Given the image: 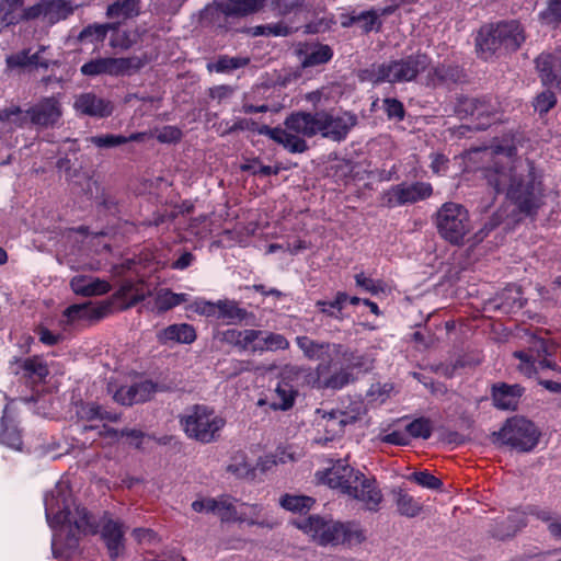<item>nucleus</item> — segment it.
Masks as SVG:
<instances>
[{
	"instance_id": "nucleus-64",
	"label": "nucleus",
	"mask_w": 561,
	"mask_h": 561,
	"mask_svg": "<svg viewBox=\"0 0 561 561\" xmlns=\"http://www.w3.org/2000/svg\"><path fill=\"white\" fill-rule=\"evenodd\" d=\"M0 439L2 443L13 448H19L22 445L21 435L16 431H9L8 428L2 430Z\"/></svg>"
},
{
	"instance_id": "nucleus-15",
	"label": "nucleus",
	"mask_w": 561,
	"mask_h": 561,
	"mask_svg": "<svg viewBox=\"0 0 561 561\" xmlns=\"http://www.w3.org/2000/svg\"><path fill=\"white\" fill-rule=\"evenodd\" d=\"M75 5L67 0H41L37 4L23 11L25 19H42L55 24L72 14Z\"/></svg>"
},
{
	"instance_id": "nucleus-54",
	"label": "nucleus",
	"mask_w": 561,
	"mask_h": 561,
	"mask_svg": "<svg viewBox=\"0 0 561 561\" xmlns=\"http://www.w3.org/2000/svg\"><path fill=\"white\" fill-rule=\"evenodd\" d=\"M114 400L123 405H133L138 403L134 383L130 386L119 387L114 393Z\"/></svg>"
},
{
	"instance_id": "nucleus-57",
	"label": "nucleus",
	"mask_w": 561,
	"mask_h": 561,
	"mask_svg": "<svg viewBox=\"0 0 561 561\" xmlns=\"http://www.w3.org/2000/svg\"><path fill=\"white\" fill-rule=\"evenodd\" d=\"M527 516L530 515L525 513V507L523 510H515L507 516L506 522L513 528V535L527 526Z\"/></svg>"
},
{
	"instance_id": "nucleus-23",
	"label": "nucleus",
	"mask_w": 561,
	"mask_h": 561,
	"mask_svg": "<svg viewBox=\"0 0 561 561\" xmlns=\"http://www.w3.org/2000/svg\"><path fill=\"white\" fill-rule=\"evenodd\" d=\"M536 67L545 85L561 88V49L553 55H540L536 59Z\"/></svg>"
},
{
	"instance_id": "nucleus-56",
	"label": "nucleus",
	"mask_w": 561,
	"mask_h": 561,
	"mask_svg": "<svg viewBox=\"0 0 561 561\" xmlns=\"http://www.w3.org/2000/svg\"><path fill=\"white\" fill-rule=\"evenodd\" d=\"M379 440L393 446H409L411 443L405 431H392L391 433L380 435Z\"/></svg>"
},
{
	"instance_id": "nucleus-44",
	"label": "nucleus",
	"mask_w": 561,
	"mask_h": 561,
	"mask_svg": "<svg viewBox=\"0 0 561 561\" xmlns=\"http://www.w3.org/2000/svg\"><path fill=\"white\" fill-rule=\"evenodd\" d=\"M216 510L211 513L217 514L221 522H230L236 518L237 510L230 496L222 495L219 499H216Z\"/></svg>"
},
{
	"instance_id": "nucleus-33",
	"label": "nucleus",
	"mask_w": 561,
	"mask_h": 561,
	"mask_svg": "<svg viewBox=\"0 0 561 561\" xmlns=\"http://www.w3.org/2000/svg\"><path fill=\"white\" fill-rule=\"evenodd\" d=\"M1 118L4 125V131L11 133L18 127H24L30 121V108L23 111L21 107L11 105L4 110H0Z\"/></svg>"
},
{
	"instance_id": "nucleus-50",
	"label": "nucleus",
	"mask_w": 561,
	"mask_h": 561,
	"mask_svg": "<svg viewBox=\"0 0 561 561\" xmlns=\"http://www.w3.org/2000/svg\"><path fill=\"white\" fill-rule=\"evenodd\" d=\"M134 387L136 389V397L138 403L149 401L158 391V383L153 382L152 380L135 382Z\"/></svg>"
},
{
	"instance_id": "nucleus-41",
	"label": "nucleus",
	"mask_w": 561,
	"mask_h": 561,
	"mask_svg": "<svg viewBox=\"0 0 561 561\" xmlns=\"http://www.w3.org/2000/svg\"><path fill=\"white\" fill-rule=\"evenodd\" d=\"M76 295L83 297L101 296L111 290V283H70Z\"/></svg>"
},
{
	"instance_id": "nucleus-19",
	"label": "nucleus",
	"mask_w": 561,
	"mask_h": 561,
	"mask_svg": "<svg viewBox=\"0 0 561 561\" xmlns=\"http://www.w3.org/2000/svg\"><path fill=\"white\" fill-rule=\"evenodd\" d=\"M60 102L54 98H44L30 107V121L41 127L54 126L61 117Z\"/></svg>"
},
{
	"instance_id": "nucleus-34",
	"label": "nucleus",
	"mask_w": 561,
	"mask_h": 561,
	"mask_svg": "<svg viewBox=\"0 0 561 561\" xmlns=\"http://www.w3.org/2000/svg\"><path fill=\"white\" fill-rule=\"evenodd\" d=\"M396 505L400 515L413 518L422 512V504L402 489L396 493Z\"/></svg>"
},
{
	"instance_id": "nucleus-2",
	"label": "nucleus",
	"mask_w": 561,
	"mask_h": 561,
	"mask_svg": "<svg viewBox=\"0 0 561 561\" xmlns=\"http://www.w3.org/2000/svg\"><path fill=\"white\" fill-rule=\"evenodd\" d=\"M357 124V117L350 112L319 111L314 114L298 112L285 121V128L262 126L259 134L266 135L291 152H304L307 144L304 137H322L341 141Z\"/></svg>"
},
{
	"instance_id": "nucleus-8",
	"label": "nucleus",
	"mask_w": 561,
	"mask_h": 561,
	"mask_svg": "<svg viewBox=\"0 0 561 561\" xmlns=\"http://www.w3.org/2000/svg\"><path fill=\"white\" fill-rule=\"evenodd\" d=\"M430 60L425 55L409 56L399 60H390L366 70L365 79L373 83H401L409 82L425 71Z\"/></svg>"
},
{
	"instance_id": "nucleus-9",
	"label": "nucleus",
	"mask_w": 561,
	"mask_h": 561,
	"mask_svg": "<svg viewBox=\"0 0 561 561\" xmlns=\"http://www.w3.org/2000/svg\"><path fill=\"white\" fill-rule=\"evenodd\" d=\"M492 435L494 442L520 453H528L538 445L540 433L531 421L523 416H513L507 419L500 431Z\"/></svg>"
},
{
	"instance_id": "nucleus-32",
	"label": "nucleus",
	"mask_w": 561,
	"mask_h": 561,
	"mask_svg": "<svg viewBox=\"0 0 561 561\" xmlns=\"http://www.w3.org/2000/svg\"><path fill=\"white\" fill-rule=\"evenodd\" d=\"M217 319L226 320L229 324L241 323L251 314L247 309L239 307L234 300H218Z\"/></svg>"
},
{
	"instance_id": "nucleus-63",
	"label": "nucleus",
	"mask_w": 561,
	"mask_h": 561,
	"mask_svg": "<svg viewBox=\"0 0 561 561\" xmlns=\"http://www.w3.org/2000/svg\"><path fill=\"white\" fill-rule=\"evenodd\" d=\"M385 110L389 117L402 119L404 116V110L401 102L396 99H386L383 101Z\"/></svg>"
},
{
	"instance_id": "nucleus-5",
	"label": "nucleus",
	"mask_w": 561,
	"mask_h": 561,
	"mask_svg": "<svg viewBox=\"0 0 561 561\" xmlns=\"http://www.w3.org/2000/svg\"><path fill=\"white\" fill-rule=\"evenodd\" d=\"M294 525L311 536L321 546H358L366 540L362 526L356 522L327 520L319 515H310Z\"/></svg>"
},
{
	"instance_id": "nucleus-36",
	"label": "nucleus",
	"mask_w": 561,
	"mask_h": 561,
	"mask_svg": "<svg viewBox=\"0 0 561 561\" xmlns=\"http://www.w3.org/2000/svg\"><path fill=\"white\" fill-rule=\"evenodd\" d=\"M139 13V0H123L108 5L106 15L110 19L127 20Z\"/></svg>"
},
{
	"instance_id": "nucleus-45",
	"label": "nucleus",
	"mask_w": 561,
	"mask_h": 561,
	"mask_svg": "<svg viewBox=\"0 0 561 561\" xmlns=\"http://www.w3.org/2000/svg\"><path fill=\"white\" fill-rule=\"evenodd\" d=\"M409 480L430 490H439L443 486L442 480L433 476L427 470L413 472L409 477Z\"/></svg>"
},
{
	"instance_id": "nucleus-28",
	"label": "nucleus",
	"mask_w": 561,
	"mask_h": 561,
	"mask_svg": "<svg viewBox=\"0 0 561 561\" xmlns=\"http://www.w3.org/2000/svg\"><path fill=\"white\" fill-rule=\"evenodd\" d=\"M360 304V298L357 296H348L346 293L339 291L332 300H319L317 307L319 310L337 320H342L347 316L350 306H357Z\"/></svg>"
},
{
	"instance_id": "nucleus-14",
	"label": "nucleus",
	"mask_w": 561,
	"mask_h": 561,
	"mask_svg": "<svg viewBox=\"0 0 561 561\" xmlns=\"http://www.w3.org/2000/svg\"><path fill=\"white\" fill-rule=\"evenodd\" d=\"M277 0H227L205 9V18L244 16L257 10L273 7Z\"/></svg>"
},
{
	"instance_id": "nucleus-37",
	"label": "nucleus",
	"mask_w": 561,
	"mask_h": 561,
	"mask_svg": "<svg viewBox=\"0 0 561 561\" xmlns=\"http://www.w3.org/2000/svg\"><path fill=\"white\" fill-rule=\"evenodd\" d=\"M187 294H175L171 290H160L154 297V309L158 313H163L182 302L187 301Z\"/></svg>"
},
{
	"instance_id": "nucleus-40",
	"label": "nucleus",
	"mask_w": 561,
	"mask_h": 561,
	"mask_svg": "<svg viewBox=\"0 0 561 561\" xmlns=\"http://www.w3.org/2000/svg\"><path fill=\"white\" fill-rule=\"evenodd\" d=\"M333 356L341 357L345 364L344 368L353 370L354 368H360L364 364L363 356L358 355L356 351L344 346L343 344H333Z\"/></svg>"
},
{
	"instance_id": "nucleus-53",
	"label": "nucleus",
	"mask_w": 561,
	"mask_h": 561,
	"mask_svg": "<svg viewBox=\"0 0 561 561\" xmlns=\"http://www.w3.org/2000/svg\"><path fill=\"white\" fill-rule=\"evenodd\" d=\"M353 24H356L364 32L373 31L379 24L378 16L375 12H363L351 19Z\"/></svg>"
},
{
	"instance_id": "nucleus-31",
	"label": "nucleus",
	"mask_w": 561,
	"mask_h": 561,
	"mask_svg": "<svg viewBox=\"0 0 561 561\" xmlns=\"http://www.w3.org/2000/svg\"><path fill=\"white\" fill-rule=\"evenodd\" d=\"M298 391L294 386L282 379L271 393L270 409L273 411H288L295 404Z\"/></svg>"
},
{
	"instance_id": "nucleus-30",
	"label": "nucleus",
	"mask_w": 561,
	"mask_h": 561,
	"mask_svg": "<svg viewBox=\"0 0 561 561\" xmlns=\"http://www.w3.org/2000/svg\"><path fill=\"white\" fill-rule=\"evenodd\" d=\"M157 339L160 344H167L168 342L192 344L197 339V334L192 324L175 323L159 331Z\"/></svg>"
},
{
	"instance_id": "nucleus-35",
	"label": "nucleus",
	"mask_w": 561,
	"mask_h": 561,
	"mask_svg": "<svg viewBox=\"0 0 561 561\" xmlns=\"http://www.w3.org/2000/svg\"><path fill=\"white\" fill-rule=\"evenodd\" d=\"M314 503V499L307 495H293L286 493L279 499V505L284 510L299 514L309 512Z\"/></svg>"
},
{
	"instance_id": "nucleus-61",
	"label": "nucleus",
	"mask_w": 561,
	"mask_h": 561,
	"mask_svg": "<svg viewBox=\"0 0 561 561\" xmlns=\"http://www.w3.org/2000/svg\"><path fill=\"white\" fill-rule=\"evenodd\" d=\"M88 431H98V435L100 437H108V438H117L118 437V431L110 427L107 425L99 426L98 424H83L81 432L85 433Z\"/></svg>"
},
{
	"instance_id": "nucleus-17",
	"label": "nucleus",
	"mask_w": 561,
	"mask_h": 561,
	"mask_svg": "<svg viewBox=\"0 0 561 561\" xmlns=\"http://www.w3.org/2000/svg\"><path fill=\"white\" fill-rule=\"evenodd\" d=\"M363 478V473L355 470L342 460L336 461L324 472L323 482L331 489L340 490L343 494L350 495L355 492V483Z\"/></svg>"
},
{
	"instance_id": "nucleus-12",
	"label": "nucleus",
	"mask_w": 561,
	"mask_h": 561,
	"mask_svg": "<svg viewBox=\"0 0 561 561\" xmlns=\"http://www.w3.org/2000/svg\"><path fill=\"white\" fill-rule=\"evenodd\" d=\"M432 193V185L426 182L400 183L383 192L382 204L390 208L414 204L428 198Z\"/></svg>"
},
{
	"instance_id": "nucleus-25",
	"label": "nucleus",
	"mask_w": 561,
	"mask_h": 561,
	"mask_svg": "<svg viewBox=\"0 0 561 561\" xmlns=\"http://www.w3.org/2000/svg\"><path fill=\"white\" fill-rule=\"evenodd\" d=\"M354 486L355 492H351L348 496L363 502L368 511H379L382 494L375 479H368L363 474V478Z\"/></svg>"
},
{
	"instance_id": "nucleus-20",
	"label": "nucleus",
	"mask_w": 561,
	"mask_h": 561,
	"mask_svg": "<svg viewBox=\"0 0 561 561\" xmlns=\"http://www.w3.org/2000/svg\"><path fill=\"white\" fill-rule=\"evenodd\" d=\"M73 108L77 113L82 115L106 117L112 114L113 104L111 101L93 92H85L75 98Z\"/></svg>"
},
{
	"instance_id": "nucleus-6",
	"label": "nucleus",
	"mask_w": 561,
	"mask_h": 561,
	"mask_svg": "<svg viewBox=\"0 0 561 561\" xmlns=\"http://www.w3.org/2000/svg\"><path fill=\"white\" fill-rule=\"evenodd\" d=\"M180 424L187 437L208 444L218 439L226 420L216 414L213 408L194 404L180 416Z\"/></svg>"
},
{
	"instance_id": "nucleus-22",
	"label": "nucleus",
	"mask_w": 561,
	"mask_h": 561,
	"mask_svg": "<svg viewBox=\"0 0 561 561\" xmlns=\"http://www.w3.org/2000/svg\"><path fill=\"white\" fill-rule=\"evenodd\" d=\"M331 363H320L317 367L319 387L325 390H341L353 380V373L348 368L341 367L330 374Z\"/></svg>"
},
{
	"instance_id": "nucleus-58",
	"label": "nucleus",
	"mask_w": 561,
	"mask_h": 561,
	"mask_svg": "<svg viewBox=\"0 0 561 561\" xmlns=\"http://www.w3.org/2000/svg\"><path fill=\"white\" fill-rule=\"evenodd\" d=\"M35 334H37L39 342L47 346H55L57 345L62 336L60 334L53 333L49 329L46 327L39 324L34 329Z\"/></svg>"
},
{
	"instance_id": "nucleus-1",
	"label": "nucleus",
	"mask_w": 561,
	"mask_h": 561,
	"mask_svg": "<svg viewBox=\"0 0 561 561\" xmlns=\"http://www.w3.org/2000/svg\"><path fill=\"white\" fill-rule=\"evenodd\" d=\"M492 164L484 170L488 183L526 214L542 203V186L533 162L516 156L515 148L496 146L485 150Z\"/></svg>"
},
{
	"instance_id": "nucleus-47",
	"label": "nucleus",
	"mask_w": 561,
	"mask_h": 561,
	"mask_svg": "<svg viewBox=\"0 0 561 561\" xmlns=\"http://www.w3.org/2000/svg\"><path fill=\"white\" fill-rule=\"evenodd\" d=\"M248 62L249 58L247 57L222 56L216 61V64L213 65V69L217 72H226L241 68L245 66Z\"/></svg>"
},
{
	"instance_id": "nucleus-55",
	"label": "nucleus",
	"mask_w": 561,
	"mask_h": 561,
	"mask_svg": "<svg viewBox=\"0 0 561 561\" xmlns=\"http://www.w3.org/2000/svg\"><path fill=\"white\" fill-rule=\"evenodd\" d=\"M556 96L551 91L540 93L534 103L535 110L540 114H546L550 108L556 105Z\"/></svg>"
},
{
	"instance_id": "nucleus-42",
	"label": "nucleus",
	"mask_w": 561,
	"mask_h": 561,
	"mask_svg": "<svg viewBox=\"0 0 561 561\" xmlns=\"http://www.w3.org/2000/svg\"><path fill=\"white\" fill-rule=\"evenodd\" d=\"M227 471L237 478L253 480L255 478L256 468L252 467L245 459V455L241 454L233 457L232 462L228 465Z\"/></svg>"
},
{
	"instance_id": "nucleus-48",
	"label": "nucleus",
	"mask_w": 561,
	"mask_h": 561,
	"mask_svg": "<svg viewBox=\"0 0 561 561\" xmlns=\"http://www.w3.org/2000/svg\"><path fill=\"white\" fill-rule=\"evenodd\" d=\"M525 513L545 523L547 525V529L549 528V525L553 522L554 517L558 515L556 512H553L551 508L547 506H539L534 504L526 505Z\"/></svg>"
},
{
	"instance_id": "nucleus-59",
	"label": "nucleus",
	"mask_w": 561,
	"mask_h": 561,
	"mask_svg": "<svg viewBox=\"0 0 561 561\" xmlns=\"http://www.w3.org/2000/svg\"><path fill=\"white\" fill-rule=\"evenodd\" d=\"M288 33L289 28L282 23L261 25L254 30V35L286 36Z\"/></svg>"
},
{
	"instance_id": "nucleus-21",
	"label": "nucleus",
	"mask_w": 561,
	"mask_h": 561,
	"mask_svg": "<svg viewBox=\"0 0 561 561\" xmlns=\"http://www.w3.org/2000/svg\"><path fill=\"white\" fill-rule=\"evenodd\" d=\"M75 414L77 421L84 424H94V422L103 421L115 423L121 419L118 413L108 411L96 402L84 400H78L75 403Z\"/></svg>"
},
{
	"instance_id": "nucleus-49",
	"label": "nucleus",
	"mask_w": 561,
	"mask_h": 561,
	"mask_svg": "<svg viewBox=\"0 0 561 561\" xmlns=\"http://www.w3.org/2000/svg\"><path fill=\"white\" fill-rule=\"evenodd\" d=\"M306 249V243L304 241H295L293 244L287 243L285 247L284 244L279 243H272L267 248V253H279L280 259H287L288 256L297 254L299 251Z\"/></svg>"
},
{
	"instance_id": "nucleus-43",
	"label": "nucleus",
	"mask_w": 561,
	"mask_h": 561,
	"mask_svg": "<svg viewBox=\"0 0 561 561\" xmlns=\"http://www.w3.org/2000/svg\"><path fill=\"white\" fill-rule=\"evenodd\" d=\"M23 0H1L0 1V21L4 25L14 24L19 16V9L21 8Z\"/></svg>"
},
{
	"instance_id": "nucleus-13",
	"label": "nucleus",
	"mask_w": 561,
	"mask_h": 561,
	"mask_svg": "<svg viewBox=\"0 0 561 561\" xmlns=\"http://www.w3.org/2000/svg\"><path fill=\"white\" fill-rule=\"evenodd\" d=\"M317 414L320 415V417L317 419L318 431L320 432L322 430L325 434L324 437H319L317 440L323 442L324 444L341 436L346 425L354 424L359 420L358 412L354 413L339 409L331 411L317 409Z\"/></svg>"
},
{
	"instance_id": "nucleus-18",
	"label": "nucleus",
	"mask_w": 561,
	"mask_h": 561,
	"mask_svg": "<svg viewBox=\"0 0 561 561\" xmlns=\"http://www.w3.org/2000/svg\"><path fill=\"white\" fill-rule=\"evenodd\" d=\"M136 60L133 58H95L85 64L80 68L83 76L96 77L102 75L107 76H122L126 73L130 68L137 67Z\"/></svg>"
},
{
	"instance_id": "nucleus-51",
	"label": "nucleus",
	"mask_w": 561,
	"mask_h": 561,
	"mask_svg": "<svg viewBox=\"0 0 561 561\" xmlns=\"http://www.w3.org/2000/svg\"><path fill=\"white\" fill-rule=\"evenodd\" d=\"M89 140L99 148H113L127 142L125 136L111 134L93 136Z\"/></svg>"
},
{
	"instance_id": "nucleus-24",
	"label": "nucleus",
	"mask_w": 561,
	"mask_h": 561,
	"mask_svg": "<svg viewBox=\"0 0 561 561\" xmlns=\"http://www.w3.org/2000/svg\"><path fill=\"white\" fill-rule=\"evenodd\" d=\"M10 369L13 374H23V377L35 383L42 382L49 374L47 365L37 356L20 359L14 357L10 362Z\"/></svg>"
},
{
	"instance_id": "nucleus-3",
	"label": "nucleus",
	"mask_w": 561,
	"mask_h": 561,
	"mask_svg": "<svg viewBox=\"0 0 561 561\" xmlns=\"http://www.w3.org/2000/svg\"><path fill=\"white\" fill-rule=\"evenodd\" d=\"M147 283H122V286L103 300L83 304H73L64 311V317L69 324L85 321L89 324L99 322L110 314L123 311L136 306L138 302L151 296V289L145 287Z\"/></svg>"
},
{
	"instance_id": "nucleus-4",
	"label": "nucleus",
	"mask_w": 561,
	"mask_h": 561,
	"mask_svg": "<svg viewBox=\"0 0 561 561\" xmlns=\"http://www.w3.org/2000/svg\"><path fill=\"white\" fill-rule=\"evenodd\" d=\"M72 494L68 488L57 485L47 494L45 496V514L49 526L53 529H57L73 523L75 527L83 534H98L100 524L95 517L85 507L81 506H76L75 515L72 516Z\"/></svg>"
},
{
	"instance_id": "nucleus-11",
	"label": "nucleus",
	"mask_w": 561,
	"mask_h": 561,
	"mask_svg": "<svg viewBox=\"0 0 561 561\" xmlns=\"http://www.w3.org/2000/svg\"><path fill=\"white\" fill-rule=\"evenodd\" d=\"M553 345L543 339H538L534 342L529 352L517 351L514 356L520 360L518 366L520 373L527 377H533L538 374L539 369H551L561 373V367L549 358L552 355Z\"/></svg>"
},
{
	"instance_id": "nucleus-27",
	"label": "nucleus",
	"mask_w": 561,
	"mask_h": 561,
	"mask_svg": "<svg viewBox=\"0 0 561 561\" xmlns=\"http://www.w3.org/2000/svg\"><path fill=\"white\" fill-rule=\"evenodd\" d=\"M295 341L307 359L314 362L329 359V362H332L334 343L317 341L307 335H299Z\"/></svg>"
},
{
	"instance_id": "nucleus-62",
	"label": "nucleus",
	"mask_w": 561,
	"mask_h": 561,
	"mask_svg": "<svg viewBox=\"0 0 561 561\" xmlns=\"http://www.w3.org/2000/svg\"><path fill=\"white\" fill-rule=\"evenodd\" d=\"M238 334L241 337V340L238 341V344L242 348H248L249 345H254L255 342L257 343L261 340L260 336L263 334V332L260 330L248 329L239 332Z\"/></svg>"
},
{
	"instance_id": "nucleus-39",
	"label": "nucleus",
	"mask_w": 561,
	"mask_h": 561,
	"mask_svg": "<svg viewBox=\"0 0 561 561\" xmlns=\"http://www.w3.org/2000/svg\"><path fill=\"white\" fill-rule=\"evenodd\" d=\"M289 347L288 340L280 333L271 332L252 345L253 352L279 351Z\"/></svg>"
},
{
	"instance_id": "nucleus-10",
	"label": "nucleus",
	"mask_w": 561,
	"mask_h": 561,
	"mask_svg": "<svg viewBox=\"0 0 561 561\" xmlns=\"http://www.w3.org/2000/svg\"><path fill=\"white\" fill-rule=\"evenodd\" d=\"M436 225L439 234L455 244L462 241L471 229L468 210L456 203H445L439 208Z\"/></svg>"
},
{
	"instance_id": "nucleus-29",
	"label": "nucleus",
	"mask_w": 561,
	"mask_h": 561,
	"mask_svg": "<svg viewBox=\"0 0 561 561\" xmlns=\"http://www.w3.org/2000/svg\"><path fill=\"white\" fill-rule=\"evenodd\" d=\"M523 393L524 388L519 385H495L492 389L493 403L501 410H515Z\"/></svg>"
},
{
	"instance_id": "nucleus-7",
	"label": "nucleus",
	"mask_w": 561,
	"mask_h": 561,
	"mask_svg": "<svg viewBox=\"0 0 561 561\" xmlns=\"http://www.w3.org/2000/svg\"><path fill=\"white\" fill-rule=\"evenodd\" d=\"M525 41L524 31L516 21L481 27L477 37V48L483 58L499 50H516Z\"/></svg>"
},
{
	"instance_id": "nucleus-26",
	"label": "nucleus",
	"mask_w": 561,
	"mask_h": 561,
	"mask_svg": "<svg viewBox=\"0 0 561 561\" xmlns=\"http://www.w3.org/2000/svg\"><path fill=\"white\" fill-rule=\"evenodd\" d=\"M101 538L111 560H116L125 548L122 524L111 518L106 519L101 528Z\"/></svg>"
},
{
	"instance_id": "nucleus-52",
	"label": "nucleus",
	"mask_w": 561,
	"mask_h": 561,
	"mask_svg": "<svg viewBox=\"0 0 561 561\" xmlns=\"http://www.w3.org/2000/svg\"><path fill=\"white\" fill-rule=\"evenodd\" d=\"M218 301L211 302L205 299H196L188 306V309L205 317H216L218 314Z\"/></svg>"
},
{
	"instance_id": "nucleus-60",
	"label": "nucleus",
	"mask_w": 561,
	"mask_h": 561,
	"mask_svg": "<svg viewBox=\"0 0 561 561\" xmlns=\"http://www.w3.org/2000/svg\"><path fill=\"white\" fill-rule=\"evenodd\" d=\"M7 66L10 69L18 67H31V55L28 50H23L18 54H13L7 57Z\"/></svg>"
},
{
	"instance_id": "nucleus-38",
	"label": "nucleus",
	"mask_w": 561,
	"mask_h": 561,
	"mask_svg": "<svg viewBox=\"0 0 561 561\" xmlns=\"http://www.w3.org/2000/svg\"><path fill=\"white\" fill-rule=\"evenodd\" d=\"M405 432L409 438L428 439L433 434V423L428 417L420 416L405 425Z\"/></svg>"
},
{
	"instance_id": "nucleus-46",
	"label": "nucleus",
	"mask_w": 561,
	"mask_h": 561,
	"mask_svg": "<svg viewBox=\"0 0 561 561\" xmlns=\"http://www.w3.org/2000/svg\"><path fill=\"white\" fill-rule=\"evenodd\" d=\"M332 57V51L329 46L321 45L316 47L312 51L307 54L304 66L311 67L316 65H321L329 61Z\"/></svg>"
},
{
	"instance_id": "nucleus-16",
	"label": "nucleus",
	"mask_w": 561,
	"mask_h": 561,
	"mask_svg": "<svg viewBox=\"0 0 561 561\" xmlns=\"http://www.w3.org/2000/svg\"><path fill=\"white\" fill-rule=\"evenodd\" d=\"M108 31L114 32L110 42V45L113 48L126 49L130 47L136 41L135 35L130 34L129 32H119L117 30L116 23L90 25L80 33L79 39L81 42L90 41L92 43H101L105 39Z\"/></svg>"
}]
</instances>
